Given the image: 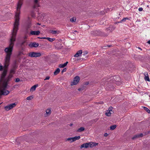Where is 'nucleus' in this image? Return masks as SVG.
Returning <instances> with one entry per match:
<instances>
[{"mask_svg":"<svg viewBox=\"0 0 150 150\" xmlns=\"http://www.w3.org/2000/svg\"><path fill=\"white\" fill-rule=\"evenodd\" d=\"M20 13V11H17L16 13L15 17V21L12 30V36L10 39V45L8 47H6L4 50L5 52L7 53L5 59L4 66H2L0 64V71L3 70V73L2 74L3 77H4L6 75L8 67L9 65L11 56L13 50L14 42L15 40L16 36L18 30L19 25Z\"/></svg>","mask_w":150,"mask_h":150,"instance_id":"f257e3e1","label":"nucleus"},{"mask_svg":"<svg viewBox=\"0 0 150 150\" xmlns=\"http://www.w3.org/2000/svg\"><path fill=\"white\" fill-rule=\"evenodd\" d=\"M17 67L15 65L11 69L10 71L9 74L6 78H5L6 76L4 77H3L2 74L3 72L2 73L0 80L1 84L0 86V95L6 96L10 92L9 91L6 90L8 82L10 81L11 78L13 77V75L15 73V70Z\"/></svg>","mask_w":150,"mask_h":150,"instance_id":"f03ea898","label":"nucleus"},{"mask_svg":"<svg viewBox=\"0 0 150 150\" xmlns=\"http://www.w3.org/2000/svg\"><path fill=\"white\" fill-rule=\"evenodd\" d=\"M103 81L108 82L107 83L106 89L108 90H112L114 88V86L113 85L114 83L112 82L111 81H108L106 78H105L102 79Z\"/></svg>","mask_w":150,"mask_h":150,"instance_id":"7ed1b4c3","label":"nucleus"},{"mask_svg":"<svg viewBox=\"0 0 150 150\" xmlns=\"http://www.w3.org/2000/svg\"><path fill=\"white\" fill-rule=\"evenodd\" d=\"M91 33L92 35L94 36H101L104 37L107 36L108 34L102 32L100 30H95L92 31Z\"/></svg>","mask_w":150,"mask_h":150,"instance_id":"20e7f679","label":"nucleus"},{"mask_svg":"<svg viewBox=\"0 0 150 150\" xmlns=\"http://www.w3.org/2000/svg\"><path fill=\"white\" fill-rule=\"evenodd\" d=\"M41 55V54L40 52H30L28 54V56L31 57H39Z\"/></svg>","mask_w":150,"mask_h":150,"instance_id":"39448f33","label":"nucleus"},{"mask_svg":"<svg viewBox=\"0 0 150 150\" xmlns=\"http://www.w3.org/2000/svg\"><path fill=\"white\" fill-rule=\"evenodd\" d=\"M80 80V77L78 76H76L74 77L73 79V81L71 82V85L72 86L73 85H77Z\"/></svg>","mask_w":150,"mask_h":150,"instance_id":"423d86ee","label":"nucleus"},{"mask_svg":"<svg viewBox=\"0 0 150 150\" xmlns=\"http://www.w3.org/2000/svg\"><path fill=\"white\" fill-rule=\"evenodd\" d=\"M16 105L15 103H13L9 105L4 107L5 109L7 111H8L10 109H12Z\"/></svg>","mask_w":150,"mask_h":150,"instance_id":"0eeeda50","label":"nucleus"},{"mask_svg":"<svg viewBox=\"0 0 150 150\" xmlns=\"http://www.w3.org/2000/svg\"><path fill=\"white\" fill-rule=\"evenodd\" d=\"M80 138V136H75L73 137L68 138L67 139V140L70 141V142H72L76 141V140L79 139Z\"/></svg>","mask_w":150,"mask_h":150,"instance_id":"6e6552de","label":"nucleus"},{"mask_svg":"<svg viewBox=\"0 0 150 150\" xmlns=\"http://www.w3.org/2000/svg\"><path fill=\"white\" fill-rule=\"evenodd\" d=\"M23 1L22 0H19L17 4V11H20L21 8L22 4Z\"/></svg>","mask_w":150,"mask_h":150,"instance_id":"1a4fd4ad","label":"nucleus"},{"mask_svg":"<svg viewBox=\"0 0 150 150\" xmlns=\"http://www.w3.org/2000/svg\"><path fill=\"white\" fill-rule=\"evenodd\" d=\"M39 44L38 43L33 42L30 43L28 45L30 47L33 48V47H37L39 46Z\"/></svg>","mask_w":150,"mask_h":150,"instance_id":"9d476101","label":"nucleus"},{"mask_svg":"<svg viewBox=\"0 0 150 150\" xmlns=\"http://www.w3.org/2000/svg\"><path fill=\"white\" fill-rule=\"evenodd\" d=\"M115 27L113 25H110L108 28L106 29V30L107 31H110V32H112V31L115 29Z\"/></svg>","mask_w":150,"mask_h":150,"instance_id":"9b49d317","label":"nucleus"},{"mask_svg":"<svg viewBox=\"0 0 150 150\" xmlns=\"http://www.w3.org/2000/svg\"><path fill=\"white\" fill-rule=\"evenodd\" d=\"M82 53V50H80L78 51L76 54L74 55V57H78L81 56Z\"/></svg>","mask_w":150,"mask_h":150,"instance_id":"f8f14e48","label":"nucleus"},{"mask_svg":"<svg viewBox=\"0 0 150 150\" xmlns=\"http://www.w3.org/2000/svg\"><path fill=\"white\" fill-rule=\"evenodd\" d=\"M89 143H84L81 145L80 147L81 148H87L89 147Z\"/></svg>","mask_w":150,"mask_h":150,"instance_id":"ddd939ff","label":"nucleus"},{"mask_svg":"<svg viewBox=\"0 0 150 150\" xmlns=\"http://www.w3.org/2000/svg\"><path fill=\"white\" fill-rule=\"evenodd\" d=\"M40 33L39 31H32L30 32V34L32 35H38Z\"/></svg>","mask_w":150,"mask_h":150,"instance_id":"4468645a","label":"nucleus"},{"mask_svg":"<svg viewBox=\"0 0 150 150\" xmlns=\"http://www.w3.org/2000/svg\"><path fill=\"white\" fill-rule=\"evenodd\" d=\"M38 86V84H37L32 86L30 89V92H33L35 90L36 88Z\"/></svg>","mask_w":150,"mask_h":150,"instance_id":"2eb2a0df","label":"nucleus"},{"mask_svg":"<svg viewBox=\"0 0 150 150\" xmlns=\"http://www.w3.org/2000/svg\"><path fill=\"white\" fill-rule=\"evenodd\" d=\"M144 75L145 76L144 79L146 81H150V79L148 76V73L146 72L144 73Z\"/></svg>","mask_w":150,"mask_h":150,"instance_id":"dca6fc26","label":"nucleus"},{"mask_svg":"<svg viewBox=\"0 0 150 150\" xmlns=\"http://www.w3.org/2000/svg\"><path fill=\"white\" fill-rule=\"evenodd\" d=\"M38 0H34V5L33 8H35L36 7H38L39 6V5L38 3Z\"/></svg>","mask_w":150,"mask_h":150,"instance_id":"f3484780","label":"nucleus"},{"mask_svg":"<svg viewBox=\"0 0 150 150\" xmlns=\"http://www.w3.org/2000/svg\"><path fill=\"white\" fill-rule=\"evenodd\" d=\"M113 79L114 80V82H115L116 81H121L120 77L118 76H114L113 78Z\"/></svg>","mask_w":150,"mask_h":150,"instance_id":"a211bd4d","label":"nucleus"},{"mask_svg":"<svg viewBox=\"0 0 150 150\" xmlns=\"http://www.w3.org/2000/svg\"><path fill=\"white\" fill-rule=\"evenodd\" d=\"M88 52L87 51H85L83 52V54H82V55H83L84 57H82L81 59H85L87 58V57L85 56L87 54Z\"/></svg>","mask_w":150,"mask_h":150,"instance_id":"6ab92c4d","label":"nucleus"},{"mask_svg":"<svg viewBox=\"0 0 150 150\" xmlns=\"http://www.w3.org/2000/svg\"><path fill=\"white\" fill-rule=\"evenodd\" d=\"M50 33L53 34H58L60 32L59 31L55 30H50Z\"/></svg>","mask_w":150,"mask_h":150,"instance_id":"aec40b11","label":"nucleus"},{"mask_svg":"<svg viewBox=\"0 0 150 150\" xmlns=\"http://www.w3.org/2000/svg\"><path fill=\"white\" fill-rule=\"evenodd\" d=\"M68 63V62H66L64 64H60L59 66V67L60 68H64L67 65Z\"/></svg>","mask_w":150,"mask_h":150,"instance_id":"412c9836","label":"nucleus"},{"mask_svg":"<svg viewBox=\"0 0 150 150\" xmlns=\"http://www.w3.org/2000/svg\"><path fill=\"white\" fill-rule=\"evenodd\" d=\"M112 108V107H110L109 108V109H110V110H109L108 111H107V112L105 113V115L108 116H111V113L110 112V110H111V108Z\"/></svg>","mask_w":150,"mask_h":150,"instance_id":"4be33fe9","label":"nucleus"},{"mask_svg":"<svg viewBox=\"0 0 150 150\" xmlns=\"http://www.w3.org/2000/svg\"><path fill=\"white\" fill-rule=\"evenodd\" d=\"M60 71V69L59 68H57L54 72V75H56Z\"/></svg>","mask_w":150,"mask_h":150,"instance_id":"5701e85b","label":"nucleus"},{"mask_svg":"<svg viewBox=\"0 0 150 150\" xmlns=\"http://www.w3.org/2000/svg\"><path fill=\"white\" fill-rule=\"evenodd\" d=\"M85 130V128L83 127H80L77 130V132H82L83 131H84Z\"/></svg>","mask_w":150,"mask_h":150,"instance_id":"b1692460","label":"nucleus"},{"mask_svg":"<svg viewBox=\"0 0 150 150\" xmlns=\"http://www.w3.org/2000/svg\"><path fill=\"white\" fill-rule=\"evenodd\" d=\"M116 127V125H113L111 126L110 127V130H113Z\"/></svg>","mask_w":150,"mask_h":150,"instance_id":"393cba45","label":"nucleus"},{"mask_svg":"<svg viewBox=\"0 0 150 150\" xmlns=\"http://www.w3.org/2000/svg\"><path fill=\"white\" fill-rule=\"evenodd\" d=\"M76 18L73 17L70 19V21L72 22H74L76 21Z\"/></svg>","mask_w":150,"mask_h":150,"instance_id":"a878e982","label":"nucleus"},{"mask_svg":"<svg viewBox=\"0 0 150 150\" xmlns=\"http://www.w3.org/2000/svg\"><path fill=\"white\" fill-rule=\"evenodd\" d=\"M121 80L120 81H117L115 82H113V83H115L117 85H119L121 84Z\"/></svg>","mask_w":150,"mask_h":150,"instance_id":"bb28decb","label":"nucleus"},{"mask_svg":"<svg viewBox=\"0 0 150 150\" xmlns=\"http://www.w3.org/2000/svg\"><path fill=\"white\" fill-rule=\"evenodd\" d=\"M55 40V38H50L47 37V40L49 41L50 42H52Z\"/></svg>","mask_w":150,"mask_h":150,"instance_id":"cd10ccee","label":"nucleus"},{"mask_svg":"<svg viewBox=\"0 0 150 150\" xmlns=\"http://www.w3.org/2000/svg\"><path fill=\"white\" fill-rule=\"evenodd\" d=\"M129 18L127 17L124 18L123 19H122L120 21V22H125L127 20H129Z\"/></svg>","mask_w":150,"mask_h":150,"instance_id":"c85d7f7f","label":"nucleus"},{"mask_svg":"<svg viewBox=\"0 0 150 150\" xmlns=\"http://www.w3.org/2000/svg\"><path fill=\"white\" fill-rule=\"evenodd\" d=\"M144 108L145 110L147 112L149 113H150V110L147 108L146 107H144Z\"/></svg>","mask_w":150,"mask_h":150,"instance_id":"c756f323","label":"nucleus"},{"mask_svg":"<svg viewBox=\"0 0 150 150\" xmlns=\"http://www.w3.org/2000/svg\"><path fill=\"white\" fill-rule=\"evenodd\" d=\"M139 138V136L138 134H136L134 135L132 138V139L133 140L137 138Z\"/></svg>","mask_w":150,"mask_h":150,"instance_id":"7c9ffc66","label":"nucleus"},{"mask_svg":"<svg viewBox=\"0 0 150 150\" xmlns=\"http://www.w3.org/2000/svg\"><path fill=\"white\" fill-rule=\"evenodd\" d=\"M47 116L50 115L51 113V109L50 108L47 109Z\"/></svg>","mask_w":150,"mask_h":150,"instance_id":"2f4dec72","label":"nucleus"},{"mask_svg":"<svg viewBox=\"0 0 150 150\" xmlns=\"http://www.w3.org/2000/svg\"><path fill=\"white\" fill-rule=\"evenodd\" d=\"M89 147H93L94 146V145H93V142H89Z\"/></svg>","mask_w":150,"mask_h":150,"instance_id":"473e14b6","label":"nucleus"},{"mask_svg":"<svg viewBox=\"0 0 150 150\" xmlns=\"http://www.w3.org/2000/svg\"><path fill=\"white\" fill-rule=\"evenodd\" d=\"M32 98H33V97L32 96H29L27 97L26 98V99L27 100H30L32 99Z\"/></svg>","mask_w":150,"mask_h":150,"instance_id":"72a5a7b5","label":"nucleus"},{"mask_svg":"<svg viewBox=\"0 0 150 150\" xmlns=\"http://www.w3.org/2000/svg\"><path fill=\"white\" fill-rule=\"evenodd\" d=\"M67 69L66 68H65L63 69L61 71L62 73H63L64 72H65L66 71Z\"/></svg>","mask_w":150,"mask_h":150,"instance_id":"f704fd0d","label":"nucleus"},{"mask_svg":"<svg viewBox=\"0 0 150 150\" xmlns=\"http://www.w3.org/2000/svg\"><path fill=\"white\" fill-rule=\"evenodd\" d=\"M20 81V79L19 78H16V79L15 81L16 82H18L19 81Z\"/></svg>","mask_w":150,"mask_h":150,"instance_id":"c9c22d12","label":"nucleus"},{"mask_svg":"<svg viewBox=\"0 0 150 150\" xmlns=\"http://www.w3.org/2000/svg\"><path fill=\"white\" fill-rule=\"evenodd\" d=\"M138 135L139 136V137H142L143 136V135L142 133H141L140 134H138Z\"/></svg>","mask_w":150,"mask_h":150,"instance_id":"e433bc0d","label":"nucleus"},{"mask_svg":"<svg viewBox=\"0 0 150 150\" xmlns=\"http://www.w3.org/2000/svg\"><path fill=\"white\" fill-rule=\"evenodd\" d=\"M93 145H94V146H96L98 144V143H95V142H93Z\"/></svg>","mask_w":150,"mask_h":150,"instance_id":"4c0bfd02","label":"nucleus"},{"mask_svg":"<svg viewBox=\"0 0 150 150\" xmlns=\"http://www.w3.org/2000/svg\"><path fill=\"white\" fill-rule=\"evenodd\" d=\"M38 38H40V39H47V37H38Z\"/></svg>","mask_w":150,"mask_h":150,"instance_id":"58836bf2","label":"nucleus"},{"mask_svg":"<svg viewBox=\"0 0 150 150\" xmlns=\"http://www.w3.org/2000/svg\"><path fill=\"white\" fill-rule=\"evenodd\" d=\"M138 10L139 11H142L143 10V8L142 7L139 8Z\"/></svg>","mask_w":150,"mask_h":150,"instance_id":"ea45409f","label":"nucleus"},{"mask_svg":"<svg viewBox=\"0 0 150 150\" xmlns=\"http://www.w3.org/2000/svg\"><path fill=\"white\" fill-rule=\"evenodd\" d=\"M108 135V134L107 133H105L104 134V136L105 137H107Z\"/></svg>","mask_w":150,"mask_h":150,"instance_id":"a19ab883","label":"nucleus"},{"mask_svg":"<svg viewBox=\"0 0 150 150\" xmlns=\"http://www.w3.org/2000/svg\"><path fill=\"white\" fill-rule=\"evenodd\" d=\"M120 22V21H118V22H116L115 23V24H117L118 23H121V22Z\"/></svg>","mask_w":150,"mask_h":150,"instance_id":"79ce46f5","label":"nucleus"},{"mask_svg":"<svg viewBox=\"0 0 150 150\" xmlns=\"http://www.w3.org/2000/svg\"><path fill=\"white\" fill-rule=\"evenodd\" d=\"M45 112H46V114H45V117H46V114H47V110H46Z\"/></svg>","mask_w":150,"mask_h":150,"instance_id":"37998d69","label":"nucleus"},{"mask_svg":"<svg viewBox=\"0 0 150 150\" xmlns=\"http://www.w3.org/2000/svg\"><path fill=\"white\" fill-rule=\"evenodd\" d=\"M73 125V123H71L70 125H69V126H72V125Z\"/></svg>","mask_w":150,"mask_h":150,"instance_id":"c03bdc74","label":"nucleus"},{"mask_svg":"<svg viewBox=\"0 0 150 150\" xmlns=\"http://www.w3.org/2000/svg\"><path fill=\"white\" fill-rule=\"evenodd\" d=\"M147 43L149 44H150V40H149L147 42Z\"/></svg>","mask_w":150,"mask_h":150,"instance_id":"a18cd8bd","label":"nucleus"},{"mask_svg":"<svg viewBox=\"0 0 150 150\" xmlns=\"http://www.w3.org/2000/svg\"><path fill=\"white\" fill-rule=\"evenodd\" d=\"M50 77L49 76H47V80H49L50 79Z\"/></svg>","mask_w":150,"mask_h":150,"instance_id":"49530a36","label":"nucleus"},{"mask_svg":"<svg viewBox=\"0 0 150 150\" xmlns=\"http://www.w3.org/2000/svg\"><path fill=\"white\" fill-rule=\"evenodd\" d=\"M81 90V88H79L78 89V90L79 91H80Z\"/></svg>","mask_w":150,"mask_h":150,"instance_id":"de8ad7c7","label":"nucleus"},{"mask_svg":"<svg viewBox=\"0 0 150 150\" xmlns=\"http://www.w3.org/2000/svg\"><path fill=\"white\" fill-rule=\"evenodd\" d=\"M47 80V76H46L45 77V79H44V80Z\"/></svg>","mask_w":150,"mask_h":150,"instance_id":"09e8293b","label":"nucleus"},{"mask_svg":"<svg viewBox=\"0 0 150 150\" xmlns=\"http://www.w3.org/2000/svg\"><path fill=\"white\" fill-rule=\"evenodd\" d=\"M107 46H108L109 47H110L111 46V45H107Z\"/></svg>","mask_w":150,"mask_h":150,"instance_id":"8fccbe9b","label":"nucleus"},{"mask_svg":"<svg viewBox=\"0 0 150 150\" xmlns=\"http://www.w3.org/2000/svg\"><path fill=\"white\" fill-rule=\"evenodd\" d=\"M37 24L39 25H40V24H40L39 23H37Z\"/></svg>","mask_w":150,"mask_h":150,"instance_id":"3c124183","label":"nucleus"},{"mask_svg":"<svg viewBox=\"0 0 150 150\" xmlns=\"http://www.w3.org/2000/svg\"><path fill=\"white\" fill-rule=\"evenodd\" d=\"M138 48H139V49L141 50H142V49H141V48L139 47H138Z\"/></svg>","mask_w":150,"mask_h":150,"instance_id":"603ef678","label":"nucleus"},{"mask_svg":"<svg viewBox=\"0 0 150 150\" xmlns=\"http://www.w3.org/2000/svg\"><path fill=\"white\" fill-rule=\"evenodd\" d=\"M148 133H150V130L149 131H148Z\"/></svg>","mask_w":150,"mask_h":150,"instance_id":"864d4df0","label":"nucleus"},{"mask_svg":"<svg viewBox=\"0 0 150 150\" xmlns=\"http://www.w3.org/2000/svg\"><path fill=\"white\" fill-rule=\"evenodd\" d=\"M24 43H25V42H23L22 43V44H24Z\"/></svg>","mask_w":150,"mask_h":150,"instance_id":"5fc2aeb1","label":"nucleus"},{"mask_svg":"<svg viewBox=\"0 0 150 150\" xmlns=\"http://www.w3.org/2000/svg\"><path fill=\"white\" fill-rule=\"evenodd\" d=\"M24 43H25V42H23L22 43V44H24Z\"/></svg>","mask_w":150,"mask_h":150,"instance_id":"6e6d98bb","label":"nucleus"},{"mask_svg":"<svg viewBox=\"0 0 150 150\" xmlns=\"http://www.w3.org/2000/svg\"><path fill=\"white\" fill-rule=\"evenodd\" d=\"M81 59V58H80V59H79V60H80V59Z\"/></svg>","mask_w":150,"mask_h":150,"instance_id":"4d7b16f0","label":"nucleus"},{"mask_svg":"<svg viewBox=\"0 0 150 150\" xmlns=\"http://www.w3.org/2000/svg\"><path fill=\"white\" fill-rule=\"evenodd\" d=\"M147 7H149V6H148H148H147Z\"/></svg>","mask_w":150,"mask_h":150,"instance_id":"13d9d810","label":"nucleus"},{"mask_svg":"<svg viewBox=\"0 0 150 150\" xmlns=\"http://www.w3.org/2000/svg\"><path fill=\"white\" fill-rule=\"evenodd\" d=\"M75 32H77V31H75Z\"/></svg>","mask_w":150,"mask_h":150,"instance_id":"bf43d9fd","label":"nucleus"},{"mask_svg":"<svg viewBox=\"0 0 150 150\" xmlns=\"http://www.w3.org/2000/svg\"><path fill=\"white\" fill-rule=\"evenodd\" d=\"M1 104V103H0V105Z\"/></svg>","mask_w":150,"mask_h":150,"instance_id":"052dcab7","label":"nucleus"}]
</instances>
